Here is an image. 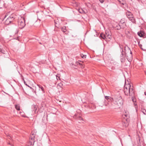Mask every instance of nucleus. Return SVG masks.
Returning <instances> with one entry per match:
<instances>
[{"label": "nucleus", "mask_w": 146, "mask_h": 146, "mask_svg": "<svg viewBox=\"0 0 146 146\" xmlns=\"http://www.w3.org/2000/svg\"><path fill=\"white\" fill-rule=\"evenodd\" d=\"M113 102L118 106V108L123 105V101L121 96L119 95H115L113 96Z\"/></svg>", "instance_id": "obj_1"}, {"label": "nucleus", "mask_w": 146, "mask_h": 146, "mask_svg": "<svg viewBox=\"0 0 146 146\" xmlns=\"http://www.w3.org/2000/svg\"><path fill=\"white\" fill-rule=\"evenodd\" d=\"M18 25L19 28L20 29H22L24 28L25 26V20L23 17H20L17 19Z\"/></svg>", "instance_id": "obj_2"}, {"label": "nucleus", "mask_w": 146, "mask_h": 146, "mask_svg": "<svg viewBox=\"0 0 146 146\" xmlns=\"http://www.w3.org/2000/svg\"><path fill=\"white\" fill-rule=\"evenodd\" d=\"M125 56H126V58L131 59L132 58V52L130 48L128 46L124 47Z\"/></svg>", "instance_id": "obj_3"}, {"label": "nucleus", "mask_w": 146, "mask_h": 146, "mask_svg": "<svg viewBox=\"0 0 146 146\" xmlns=\"http://www.w3.org/2000/svg\"><path fill=\"white\" fill-rule=\"evenodd\" d=\"M7 19H9V22H10L12 24L14 23V22L17 19V15L15 13H12L11 14L8 18Z\"/></svg>", "instance_id": "obj_4"}, {"label": "nucleus", "mask_w": 146, "mask_h": 146, "mask_svg": "<svg viewBox=\"0 0 146 146\" xmlns=\"http://www.w3.org/2000/svg\"><path fill=\"white\" fill-rule=\"evenodd\" d=\"M124 92L126 95L129 96H133L135 94V90L133 89V88H131L129 90H124Z\"/></svg>", "instance_id": "obj_5"}, {"label": "nucleus", "mask_w": 146, "mask_h": 146, "mask_svg": "<svg viewBox=\"0 0 146 146\" xmlns=\"http://www.w3.org/2000/svg\"><path fill=\"white\" fill-rule=\"evenodd\" d=\"M121 48L122 49V51H121V54L120 56V60L122 63H124L125 62L126 60L125 57H126V56H125V54L124 53L123 48Z\"/></svg>", "instance_id": "obj_6"}, {"label": "nucleus", "mask_w": 146, "mask_h": 146, "mask_svg": "<svg viewBox=\"0 0 146 146\" xmlns=\"http://www.w3.org/2000/svg\"><path fill=\"white\" fill-rule=\"evenodd\" d=\"M86 108H87L89 109L92 108V109L96 108V106L94 104L92 103H88L86 105L84 106Z\"/></svg>", "instance_id": "obj_7"}, {"label": "nucleus", "mask_w": 146, "mask_h": 146, "mask_svg": "<svg viewBox=\"0 0 146 146\" xmlns=\"http://www.w3.org/2000/svg\"><path fill=\"white\" fill-rule=\"evenodd\" d=\"M4 1L5 7H7L10 6L12 2L11 0H4Z\"/></svg>", "instance_id": "obj_8"}, {"label": "nucleus", "mask_w": 146, "mask_h": 146, "mask_svg": "<svg viewBox=\"0 0 146 146\" xmlns=\"http://www.w3.org/2000/svg\"><path fill=\"white\" fill-rule=\"evenodd\" d=\"M35 136H30L29 137V143L31 145H34L35 143Z\"/></svg>", "instance_id": "obj_9"}, {"label": "nucleus", "mask_w": 146, "mask_h": 146, "mask_svg": "<svg viewBox=\"0 0 146 146\" xmlns=\"http://www.w3.org/2000/svg\"><path fill=\"white\" fill-rule=\"evenodd\" d=\"M137 35L140 37H143V38L146 37V34L142 31H140L138 32Z\"/></svg>", "instance_id": "obj_10"}, {"label": "nucleus", "mask_w": 146, "mask_h": 146, "mask_svg": "<svg viewBox=\"0 0 146 146\" xmlns=\"http://www.w3.org/2000/svg\"><path fill=\"white\" fill-rule=\"evenodd\" d=\"M73 117L74 118L76 119H77L78 120H82L83 121L84 120L83 118L80 115V114H76L74 115V116Z\"/></svg>", "instance_id": "obj_11"}, {"label": "nucleus", "mask_w": 146, "mask_h": 146, "mask_svg": "<svg viewBox=\"0 0 146 146\" xmlns=\"http://www.w3.org/2000/svg\"><path fill=\"white\" fill-rule=\"evenodd\" d=\"M123 116H124L125 117H123L124 119L125 120L127 121H129V115L128 113H127L126 112H125Z\"/></svg>", "instance_id": "obj_12"}, {"label": "nucleus", "mask_w": 146, "mask_h": 146, "mask_svg": "<svg viewBox=\"0 0 146 146\" xmlns=\"http://www.w3.org/2000/svg\"><path fill=\"white\" fill-rule=\"evenodd\" d=\"M138 142L137 146H145L144 142L141 141L140 138L139 137H138Z\"/></svg>", "instance_id": "obj_13"}, {"label": "nucleus", "mask_w": 146, "mask_h": 146, "mask_svg": "<svg viewBox=\"0 0 146 146\" xmlns=\"http://www.w3.org/2000/svg\"><path fill=\"white\" fill-rule=\"evenodd\" d=\"M133 86H131L130 84L129 83L125 85L124 86V90H129L131 89V88H133Z\"/></svg>", "instance_id": "obj_14"}, {"label": "nucleus", "mask_w": 146, "mask_h": 146, "mask_svg": "<svg viewBox=\"0 0 146 146\" xmlns=\"http://www.w3.org/2000/svg\"><path fill=\"white\" fill-rule=\"evenodd\" d=\"M0 52L3 54H8L7 51L5 49L1 48V46L0 45Z\"/></svg>", "instance_id": "obj_15"}, {"label": "nucleus", "mask_w": 146, "mask_h": 146, "mask_svg": "<svg viewBox=\"0 0 146 146\" xmlns=\"http://www.w3.org/2000/svg\"><path fill=\"white\" fill-rule=\"evenodd\" d=\"M106 99L108 101V102H113V97L111 98L110 96H105Z\"/></svg>", "instance_id": "obj_16"}, {"label": "nucleus", "mask_w": 146, "mask_h": 146, "mask_svg": "<svg viewBox=\"0 0 146 146\" xmlns=\"http://www.w3.org/2000/svg\"><path fill=\"white\" fill-rule=\"evenodd\" d=\"M129 19L133 23L136 24V21L135 19L133 16H132L131 17H129Z\"/></svg>", "instance_id": "obj_17"}, {"label": "nucleus", "mask_w": 146, "mask_h": 146, "mask_svg": "<svg viewBox=\"0 0 146 146\" xmlns=\"http://www.w3.org/2000/svg\"><path fill=\"white\" fill-rule=\"evenodd\" d=\"M126 15L127 18L129 19V17H131L133 16V14L130 12L127 11L126 13Z\"/></svg>", "instance_id": "obj_18"}, {"label": "nucleus", "mask_w": 146, "mask_h": 146, "mask_svg": "<svg viewBox=\"0 0 146 146\" xmlns=\"http://www.w3.org/2000/svg\"><path fill=\"white\" fill-rule=\"evenodd\" d=\"M61 30L64 33H65V34H66L65 32L67 30L66 29V27L65 26L61 27L60 28Z\"/></svg>", "instance_id": "obj_19"}, {"label": "nucleus", "mask_w": 146, "mask_h": 146, "mask_svg": "<svg viewBox=\"0 0 146 146\" xmlns=\"http://www.w3.org/2000/svg\"><path fill=\"white\" fill-rule=\"evenodd\" d=\"M99 38L101 39H103L105 40L106 38V36L105 34L103 33H101L99 36Z\"/></svg>", "instance_id": "obj_20"}, {"label": "nucleus", "mask_w": 146, "mask_h": 146, "mask_svg": "<svg viewBox=\"0 0 146 146\" xmlns=\"http://www.w3.org/2000/svg\"><path fill=\"white\" fill-rule=\"evenodd\" d=\"M128 122L129 121H123L122 123L123 127H127L129 125L128 123Z\"/></svg>", "instance_id": "obj_21"}, {"label": "nucleus", "mask_w": 146, "mask_h": 146, "mask_svg": "<svg viewBox=\"0 0 146 146\" xmlns=\"http://www.w3.org/2000/svg\"><path fill=\"white\" fill-rule=\"evenodd\" d=\"M5 25H9V24H12L10 22H9V19L7 18L5 21Z\"/></svg>", "instance_id": "obj_22"}, {"label": "nucleus", "mask_w": 146, "mask_h": 146, "mask_svg": "<svg viewBox=\"0 0 146 146\" xmlns=\"http://www.w3.org/2000/svg\"><path fill=\"white\" fill-rule=\"evenodd\" d=\"M3 7H5L4 6V1H0V8H2Z\"/></svg>", "instance_id": "obj_23"}, {"label": "nucleus", "mask_w": 146, "mask_h": 146, "mask_svg": "<svg viewBox=\"0 0 146 146\" xmlns=\"http://www.w3.org/2000/svg\"><path fill=\"white\" fill-rule=\"evenodd\" d=\"M134 94L133 96H130L131 97V99L133 102H136V99L134 97Z\"/></svg>", "instance_id": "obj_24"}, {"label": "nucleus", "mask_w": 146, "mask_h": 146, "mask_svg": "<svg viewBox=\"0 0 146 146\" xmlns=\"http://www.w3.org/2000/svg\"><path fill=\"white\" fill-rule=\"evenodd\" d=\"M15 109L17 110H20V106L19 104H15Z\"/></svg>", "instance_id": "obj_25"}, {"label": "nucleus", "mask_w": 146, "mask_h": 146, "mask_svg": "<svg viewBox=\"0 0 146 146\" xmlns=\"http://www.w3.org/2000/svg\"><path fill=\"white\" fill-rule=\"evenodd\" d=\"M119 24H125V19L124 18L122 19L120 21V23Z\"/></svg>", "instance_id": "obj_26"}, {"label": "nucleus", "mask_w": 146, "mask_h": 146, "mask_svg": "<svg viewBox=\"0 0 146 146\" xmlns=\"http://www.w3.org/2000/svg\"><path fill=\"white\" fill-rule=\"evenodd\" d=\"M32 108L33 109V110L35 112L36 110H37L36 106L35 105H33L32 106Z\"/></svg>", "instance_id": "obj_27"}, {"label": "nucleus", "mask_w": 146, "mask_h": 146, "mask_svg": "<svg viewBox=\"0 0 146 146\" xmlns=\"http://www.w3.org/2000/svg\"><path fill=\"white\" fill-rule=\"evenodd\" d=\"M119 25H120L121 27V29H123L126 26L125 24H119Z\"/></svg>", "instance_id": "obj_28"}, {"label": "nucleus", "mask_w": 146, "mask_h": 146, "mask_svg": "<svg viewBox=\"0 0 146 146\" xmlns=\"http://www.w3.org/2000/svg\"><path fill=\"white\" fill-rule=\"evenodd\" d=\"M38 86L39 87V88H40L41 89V90L42 91V92L43 93H44L45 91H44V88H43V87L42 86H41L40 85H38Z\"/></svg>", "instance_id": "obj_29"}, {"label": "nucleus", "mask_w": 146, "mask_h": 146, "mask_svg": "<svg viewBox=\"0 0 146 146\" xmlns=\"http://www.w3.org/2000/svg\"><path fill=\"white\" fill-rule=\"evenodd\" d=\"M141 111L145 115H146V110L142 108H141Z\"/></svg>", "instance_id": "obj_30"}, {"label": "nucleus", "mask_w": 146, "mask_h": 146, "mask_svg": "<svg viewBox=\"0 0 146 146\" xmlns=\"http://www.w3.org/2000/svg\"><path fill=\"white\" fill-rule=\"evenodd\" d=\"M115 28H116V29L117 30H119L121 29V27L120 25H119V24L118 25H116V26L115 27Z\"/></svg>", "instance_id": "obj_31"}, {"label": "nucleus", "mask_w": 146, "mask_h": 146, "mask_svg": "<svg viewBox=\"0 0 146 146\" xmlns=\"http://www.w3.org/2000/svg\"><path fill=\"white\" fill-rule=\"evenodd\" d=\"M72 64V65H75L74 64ZM78 64H79L80 65V66H82V64H81L79 62H76V64L75 65V66H76L77 65H78Z\"/></svg>", "instance_id": "obj_32"}, {"label": "nucleus", "mask_w": 146, "mask_h": 146, "mask_svg": "<svg viewBox=\"0 0 146 146\" xmlns=\"http://www.w3.org/2000/svg\"><path fill=\"white\" fill-rule=\"evenodd\" d=\"M78 11H79V12L81 13H84V11L82 9H79Z\"/></svg>", "instance_id": "obj_33"}, {"label": "nucleus", "mask_w": 146, "mask_h": 146, "mask_svg": "<svg viewBox=\"0 0 146 146\" xmlns=\"http://www.w3.org/2000/svg\"><path fill=\"white\" fill-rule=\"evenodd\" d=\"M35 132L34 131H32L31 132V136H35Z\"/></svg>", "instance_id": "obj_34"}, {"label": "nucleus", "mask_w": 146, "mask_h": 146, "mask_svg": "<svg viewBox=\"0 0 146 146\" xmlns=\"http://www.w3.org/2000/svg\"><path fill=\"white\" fill-rule=\"evenodd\" d=\"M138 44L139 46L140 47H141L142 46V44H140V41H138Z\"/></svg>", "instance_id": "obj_35"}, {"label": "nucleus", "mask_w": 146, "mask_h": 146, "mask_svg": "<svg viewBox=\"0 0 146 146\" xmlns=\"http://www.w3.org/2000/svg\"><path fill=\"white\" fill-rule=\"evenodd\" d=\"M24 83L27 86H28L30 88H32L31 87L29 86L27 84V83H26V82H25V81L24 80Z\"/></svg>", "instance_id": "obj_36"}, {"label": "nucleus", "mask_w": 146, "mask_h": 146, "mask_svg": "<svg viewBox=\"0 0 146 146\" xmlns=\"http://www.w3.org/2000/svg\"><path fill=\"white\" fill-rule=\"evenodd\" d=\"M134 103V105L135 106V108H136L137 107V104L136 102H133Z\"/></svg>", "instance_id": "obj_37"}, {"label": "nucleus", "mask_w": 146, "mask_h": 146, "mask_svg": "<svg viewBox=\"0 0 146 146\" xmlns=\"http://www.w3.org/2000/svg\"><path fill=\"white\" fill-rule=\"evenodd\" d=\"M82 55H83V56H82V54H81V56L82 57V58H86V55H84L83 54H82Z\"/></svg>", "instance_id": "obj_38"}, {"label": "nucleus", "mask_w": 146, "mask_h": 146, "mask_svg": "<svg viewBox=\"0 0 146 146\" xmlns=\"http://www.w3.org/2000/svg\"><path fill=\"white\" fill-rule=\"evenodd\" d=\"M55 26L57 27L58 28H60V27H58V26H57V23H56L55 22Z\"/></svg>", "instance_id": "obj_39"}, {"label": "nucleus", "mask_w": 146, "mask_h": 146, "mask_svg": "<svg viewBox=\"0 0 146 146\" xmlns=\"http://www.w3.org/2000/svg\"><path fill=\"white\" fill-rule=\"evenodd\" d=\"M119 2H120V4H121L123 5H125V3L124 2H123V3H121V2L120 1H119Z\"/></svg>", "instance_id": "obj_40"}, {"label": "nucleus", "mask_w": 146, "mask_h": 146, "mask_svg": "<svg viewBox=\"0 0 146 146\" xmlns=\"http://www.w3.org/2000/svg\"><path fill=\"white\" fill-rule=\"evenodd\" d=\"M108 37V38H111V36L110 35H107V36H106V37Z\"/></svg>", "instance_id": "obj_41"}, {"label": "nucleus", "mask_w": 146, "mask_h": 146, "mask_svg": "<svg viewBox=\"0 0 146 146\" xmlns=\"http://www.w3.org/2000/svg\"><path fill=\"white\" fill-rule=\"evenodd\" d=\"M99 1L101 3H103L104 1V0H99Z\"/></svg>", "instance_id": "obj_42"}, {"label": "nucleus", "mask_w": 146, "mask_h": 146, "mask_svg": "<svg viewBox=\"0 0 146 146\" xmlns=\"http://www.w3.org/2000/svg\"><path fill=\"white\" fill-rule=\"evenodd\" d=\"M40 19H38L40 21L41 20L42 21V20L43 19L42 17H41Z\"/></svg>", "instance_id": "obj_43"}, {"label": "nucleus", "mask_w": 146, "mask_h": 146, "mask_svg": "<svg viewBox=\"0 0 146 146\" xmlns=\"http://www.w3.org/2000/svg\"><path fill=\"white\" fill-rule=\"evenodd\" d=\"M108 34L107 33V32H106V35H106V36H107V35H108Z\"/></svg>", "instance_id": "obj_44"}, {"label": "nucleus", "mask_w": 146, "mask_h": 146, "mask_svg": "<svg viewBox=\"0 0 146 146\" xmlns=\"http://www.w3.org/2000/svg\"><path fill=\"white\" fill-rule=\"evenodd\" d=\"M8 144H9V145H11V146H12V144H11V143H8Z\"/></svg>", "instance_id": "obj_45"}, {"label": "nucleus", "mask_w": 146, "mask_h": 146, "mask_svg": "<svg viewBox=\"0 0 146 146\" xmlns=\"http://www.w3.org/2000/svg\"><path fill=\"white\" fill-rule=\"evenodd\" d=\"M23 113L22 112H20V114H21V113Z\"/></svg>", "instance_id": "obj_46"}, {"label": "nucleus", "mask_w": 146, "mask_h": 146, "mask_svg": "<svg viewBox=\"0 0 146 146\" xmlns=\"http://www.w3.org/2000/svg\"><path fill=\"white\" fill-rule=\"evenodd\" d=\"M146 92H144V94H145L146 96Z\"/></svg>", "instance_id": "obj_47"}, {"label": "nucleus", "mask_w": 146, "mask_h": 146, "mask_svg": "<svg viewBox=\"0 0 146 146\" xmlns=\"http://www.w3.org/2000/svg\"><path fill=\"white\" fill-rule=\"evenodd\" d=\"M145 29L146 30V26H145Z\"/></svg>", "instance_id": "obj_48"}, {"label": "nucleus", "mask_w": 146, "mask_h": 146, "mask_svg": "<svg viewBox=\"0 0 146 146\" xmlns=\"http://www.w3.org/2000/svg\"><path fill=\"white\" fill-rule=\"evenodd\" d=\"M22 114V113H21V115H23Z\"/></svg>", "instance_id": "obj_49"}]
</instances>
